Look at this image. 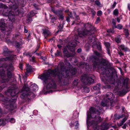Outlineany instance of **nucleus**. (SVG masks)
<instances>
[{
    "label": "nucleus",
    "mask_w": 130,
    "mask_h": 130,
    "mask_svg": "<svg viewBox=\"0 0 130 130\" xmlns=\"http://www.w3.org/2000/svg\"><path fill=\"white\" fill-rule=\"evenodd\" d=\"M66 64L68 66L67 69H66L64 66L63 62H60L58 65V67L60 69L61 73H59V74L58 75L57 82L61 85H66L68 84V77L70 74L72 75H74L76 72V69L73 68L70 63L67 62Z\"/></svg>",
    "instance_id": "nucleus-1"
},
{
    "label": "nucleus",
    "mask_w": 130,
    "mask_h": 130,
    "mask_svg": "<svg viewBox=\"0 0 130 130\" xmlns=\"http://www.w3.org/2000/svg\"><path fill=\"white\" fill-rule=\"evenodd\" d=\"M13 70V67L11 65L8 66L7 64H3L0 67V76L2 79V83L7 82L12 77L11 71Z\"/></svg>",
    "instance_id": "nucleus-2"
},
{
    "label": "nucleus",
    "mask_w": 130,
    "mask_h": 130,
    "mask_svg": "<svg viewBox=\"0 0 130 130\" xmlns=\"http://www.w3.org/2000/svg\"><path fill=\"white\" fill-rule=\"evenodd\" d=\"M95 29L94 27L89 23L84 24V28L82 29L80 35L84 36L90 35L89 38L90 42L95 41V36L94 34Z\"/></svg>",
    "instance_id": "nucleus-3"
},
{
    "label": "nucleus",
    "mask_w": 130,
    "mask_h": 130,
    "mask_svg": "<svg viewBox=\"0 0 130 130\" xmlns=\"http://www.w3.org/2000/svg\"><path fill=\"white\" fill-rule=\"evenodd\" d=\"M59 74V73L56 69L53 70H49L47 73L44 74L40 76H39V77L40 79L43 80L44 82L46 84L48 82V80L51 79V76L54 77L56 75L58 76V74Z\"/></svg>",
    "instance_id": "nucleus-4"
},
{
    "label": "nucleus",
    "mask_w": 130,
    "mask_h": 130,
    "mask_svg": "<svg viewBox=\"0 0 130 130\" xmlns=\"http://www.w3.org/2000/svg\"><path fill=\"white\" fill-rule=\"evenodd\" d=\"M94 53L96 56H92L90 57V59L93 62V69L95 70L96 69V67L100 68L101 66V64L100 62L99 59L100 57L101 56V54L96 51H95Z\"/></svg>",
    "instance_id": "nucleus-5"
},
{
    "label": "nucleus",
    "mask_w": 130,
    "mask_h": 130,
    "mask_svg": "<svg viewBox=\"0 0 130 130\" xmlns=\"http://www.w3.org/2000/svg\"><path fill=\"white\" fill-rule=\"evenodd\" d=\"M46 87H44L43 90L44 91H46V89H55L56 88L57 86L54 80L52 78L50 79H49Z\"/></svg>",
    "instance_id": "nucleus-6"
},
{
    "label": "nucleus",
    "mask_w": 130,
    "mask_h": 130,
    "mask_svg": "<svg viewBox=\"0 0 130 130\" xmlns=\"http://www.w3.org/2000/svg\"><path fill=\"white\" fill-rule=\"evenodd\" d=\"M29 89L28 86L25 85L24 86L21 92V94L20 95V97L22 99H25L27 97L28 95L31 94L29 92Z\"/></svg>",
    "instance_id": "nucleus-7"
},
{
    "label": "nucleus",
    "mask_w": 130,
    "mask_h": 130,
    "mask_svg": "<svg viewBox=\"0 0 130 130\" xmlns=\"http://www.w3.org/2000/svg\"><path fill=\"white\" fill-rule=\"evenodd\" d=\"M92 118L94 119V120L90 121V125H95V128L98 129L97 124L102 122V119L101 117L99 116L95 115L92 117Z\"/></svg>",
    "instance_id": "nucleus-8"
},
{
    "label": "nucleus",
    "mask_w": 130,
    "mask_h": 130,
    "mask_svg": "<svg viewBox=\"0 0 130 130\" xmlns=\"http://www.w3.org/2000/svg\"><path fill=\"white\" fill-rule=\"evenodd\" d=\"M80 79L84 84L88 85H89L93 83L94 81V79L92 78L88 77L86 74L82 75L80 78Z\"/></svg>",
    "instance_id": "nucleus-9"
},
{
    "label": "nucleus",
    "mask_w": 130,
    "mask_h": 130,
    "mask_svg": "<svg viewBox=\"0 0 130 130\" xmlns=\"http://www.w3.org/2000/svg\"><path fill=\"white\" fill-rule=\"evenodd\" d=\"M100 62L101 63V66L100 68L96 67V68H97L99 70H101L102 71V72H101V74L103 75L105 73L107 70L106 68L104 66L108 65V62L104 59H102L101 61H100Z\"/></svg>",
    "instance_id": "nucleus-10"
},
{
    "label": "nucleus",
    "mask_w": 130,
    "mask_h": 130,
    "mask_svg": "<svg viewBox=\"0 0 130 130\" xmlns=\"http://www.w3.org/2000/svg\"><path fill=\"white\" fill-rule=\"evenodd\" d=\"M3 15L6 17L7 16L9 19V21H10L12 23L15 21L14 16V13L12 12L9 11L7 12L3 13Z\"/></svg>",
    "instance_id": "nucleus-11"
},
{
    "label": "nucleus",
    "mask_w": 130,
    "mask_h": 130,
    "mask_svg": "<svg viewBox=\"0 0 130 130\" xmlns=\"http://www.w3.org/2000/svg\"><path fill=\"white\" fill-rule=\"evenodd\" d=\"M9 92H10L11 95L12 96H14V98L12 99V100H13V102H14L17 98V94L19 93L18 89L17 88L15 89H9Z\"/></svg>",
    "instance_id": "nucleus-12"
},
{
    "label": "nucleus",
    "mask_w": 130,
    "mask_h": 130,
    "mask_svg": "<svg viewBox=\"0 0 130 130\" xmlns=\"http://www.w3.org/2000/svg\"><path fill=\"white\" fill-rule=\"evenodd\" d=\"M78 36L76 37L75 39V40L72 42H69V44L72 46L74 47H76L77 45V44L79 43V41L78 39L79 37H81L82 36L80 35V33L78 32Z\"/></svg>",
    "instance_id": "nucleus-13"
},
{
    "label": "nucleus",
    "mask_w": 130,
    "mask_h": 130,
    "mask_svg": "<svg viewBox=\"0 0 130 130\" xmlns=\"http://www.w3.org/2000/svg\"><path fill=\"white\" fill-rule=\"evenodd\" d=\"M51 11L56 15H57L59 19L63 20L64 19V16L63 15V13L62 11L60 10H55L53 8H52Z\"/></svg>",
    "instance_id": "nucleus-14"
},
{
    "label": "nucleus",
    "mask_w": 130,
    "mask_h": 130,
    "mask_svg": "<svg viewBox=\"0 0 130 130\" xmlns=\"http://www.w3.org/2000/svg\"><path fill=\"white\" fill-rule=\"evenodd\" d=\"M98 108L99 109V110L96 108L93 107H91L89 109V112L91 113L96 114L98 115H100L101 112V110L102 109L100 107H98Z\"/></svg>",
    "instance_id": "nucleus-15"
},
{
    "label": "nucleus",
    "mask_w": 130,
    "mask_h": 130,
    "mask_svg": "<svg viewBox=\"0 0 130 130\" xmlns=\"http://www.w3.org/2000/svg\"><path fill=\"white\" fill-rule=\"evenodd\" d=\"M2 22L0 23V30L4 31L6 28V23H7V20L4 18L2 19Z\"/></svg>",
    "instance_id": "nucleus-16"
},
{
    "label": "nucleus",
    "mask_w": 130,
    "mask_h": 130,
    "mask_svg": "<svg viewBox=\"0 0 130 130\" xmlns=\"http://www.w3.org/2000/svg\"><path fill=\"white\" fill-rule=\"evenodd\" d=\"M64 55L67 57H70L74 56V52L69 53L67 49L66 48H64L63 50Z\"/></svg>",
    "instance_id": "nucleus-17"
},
{
    "label": "nucleus",
    "mask_w": 130,
    "mask_h": 130,
    "mask_svg": "<svg viewBox=\"0 0 130 130\" xmlns=\"http://www.w3.org/2000/svg\"><path fill=\"white\" fill-rule=\"evenodd\" d=\"M13 27V24L12 23H11L10 25H8L7 27H6L4 31H6L7 33V35H9V34L12 32Z\"/></svg>",
    "instance_id": "nucleus-18"
},
{
    "label": "nucleus",
    "mask_w": 130,
    "mask_h": 130,
    "mask_svg": "<svg viewBox=\"0 0 130 130\" xmlns=\"http://www.w3.org/2000/svg\"><path fill=\"white\" fill-rule=\"evenodd\" d=\"M109 127L108 124L107 123H103L100 126H98V130H105L108 128Z\"/></svg>",
    "instance_id": "nucleus-19"
},
{
    "label": "nucleus",
    "mask_w": 130,
    "mask_h": 130,
    "mask_svg": "<svg viewBox=\"0 0 130 130\" xmlns=\"http://www.w3.org/2000/svg\"><path fill=\"white\" fill-rule=\"evenodd\" d=\"M113 97L114 96L112 93L110 92H108L106 94L105 99H106L107 100V99H108V101H111L112 100L113 98Z\"/></svg>",
    "instance_id": "nucleus-20"
},
{
    "label": "nucleus",
    "mask_w": 130,
    "mask_h": 130,
    "mask_svg": "<svg viewBox=\"0 0 130 130\" xmlns=\"http://www.w3.org/2000/svg\"><path fill=\"white\" fill-rule=\"evenodd\" d=\"M35 15V13L32 11H31L28 14L27 16L28 19L27 20L28 23L32 21L31 18Z\"/></svg>",
    "instance_id": "nucleus-21"
},
{
    "label": "nucleus",
    "mask_w": 130,
    "mask_h": 130,
    "mask_svg": "<svg viewBox=\"0 0 130 130\" xmlns=\"http://www.w3.org/2000/svg\"><path fill=\"white\" fill-rule=\"evenodd\" d=\"M12 100V101L11 100L10 101L12 102L13 103H14V104H10L9 105H8L7 106V107H6V108H9L8 107H9L10 108L8 109V110H13L16 108H17L16 105L14 104L15 102H13V100Z\"/></svg>",
    "instance_id": "nucleus-22"
},
{
    "label": "nucleus",
    "mask_w": 130,
    "mask_h": 130,
    "mask_svg": "<svg viewBox=\"0 0 130 130\" xmlns=\"http://www.w3.org/2000/svg\"><path fill=\"white\" fill-rule=\"evenodd\" d=\"M42 30L43 31L42 34L44 36L45 38L46 39V37L50 35V32L48 30L46 29H42Z\"/></svg>",
    "instance_id": "nucleus-23"
},
{
    "label": "nucleus",
    "mask_w": 130,
    "mask_h": 130,
    "mask_svg": "<svg viewBox=\"0 0 130 130\" xmlns=\"http://www.w3.org/2000/svg\"><path fill=\"white\" fill-rule=\"evenodd\" d=\"M8 122L7 117L0 120V126H4Z\"/></svg>",
    "instance_id": "nucleus-24"
},
{
    "label": "nucleus",
    "mask_w": 130,
    "mask_h": 130,
    "mask_svg": "<svg viewBox=\"0 0 130 130\" xmlns=\"http://www.w3.org/2000/svg\"><path fill=\"white\" fill-rule=\"evenodd\" d=\"M29 89L33 91H36L38 89V87L35 84H32L31 85L30 87V88H29Z\"/></svg>",
    "instance_id": "nucleus-25"
},
{
    "label": "nucleus",
    "mask_w": 130,
    "mask_h": 130,
    "mask_svg": "<svg viewBox=\"0 0 130 130\" xmlns=\"http://www.w3.org/2000/svg\"><path fill=\"white\" fill-rule=\"evenodd\" d=\"M101 104L102 106L103 107L108 106H109V102L107 100L105 101L102 102Z\"/></svg>",
    "instance_id": "nucleus-26"
},
{
    "label": "nucleus",
    "mask_w": 130,
    "mask_h": 130,
    "mask_svg": "<svg viewBox=\"0 0 130 130\" xmlns=\"http://www.w3.org/2000/svg\"><path fill=\"white\" fill-rule=\"evenodd\" d=\"M13 38L14 40H19L21 38V36L20 34H16L13 36Z\"/></svg>",
    "instance_id": "nucleus-27"
},
{
    "label": "nucleus",
    "mask_w": 130,
    "mask_h": 130,
    "mask_svg": "<svg viewBox=\"0 0 130 130\" xmlns=\"http://www.w3.org/2000/svg\"><path fill=\"white\" fill-rule=\"evenodd\" d=\"M3 50L4 52L3 54L5 56H8L9 54V53L10 52L9 51L7 48L6 47L4 48Z\"/></svg>",
    "instance_id": "nucleus-28"
},
{
    "label": "nucleus",
    "mask_w": 130,
    "mask_h": 130,
    "mask_svg": "<svg viewBox=\"0 0 130 130\" xmlns=\"http://www.w3.org/2000/svg\"><path fill=\"white\" fill-rule=\"evenodd\" d=\"M127 120V118L126 117L123 118L122 120L119 123H117L118 126H122L124 123Z\"/></svg>",
    "instance_id": "nucleus-29"
},
{
    "label": "nucleus",
    "mask_w": 130,
    "mask_h": 130,
    "mask_svg": "<svg viewBox=\"0 0 130 130\" xmlns=\"http://www.w3.org/2000/svg\"><path fill=\"white\" fill-rule=\"evenodd\" d=\"M124 116V115H118L117 114H115L114 115V118L115 120H117L122 118Z\"/></svg>",
    "instance_id": "nucleus-30"
},
{
    "label": "nucleus",
    "mask_w": 130,
    "mask_h": 130,
    "mask_svg": "<svg viewBox=\"0 0 130 130\" xmlns=\"http://www.w3.org/2000/svg\"><path fill=\"white\" fill-rule=\"evenodd\" d=\"M67 47L71 51V53L74 52V55L75 54V50L74 48L75 47H74L70 45L68 46H67Z\"/></svg>",
    "instance_id": "nucleus-31"
},
{
    "label": "nucleus",
    "mask_w": 130,
    "mask_h": 130,
    "mask_svg": "<svg viewBox=\"0 0 130 130\" xmlns=\"http://www.w3.org/2000/svg\"><path fill=\"white\" fill-rule=\"evenodd\" d=\"M109 79V82L110 84H114L115 82V80L114 78L112 76H109L108 77Z\"/></svg>",
    "instance_id": "nucleus-32"
},
{
    "label": "nucleus",
    "mask_w": 130,
    "mask_h": 130,
    "mask_svg": "<svg viewBox=\"0 0 130 130\" xmlns=\"http://www.w3.org/2000/svg\"><path fill=\"white\" fill-rule=\"evenodd\" d=\"M91 113L89 112V113L88 112L87 114V123L88 124H89L90 125V122L89 121V120L90 119V118L91 117L92 118V117H93L94 116H91Z\"/></svg>",
    "instance_id": "nucleus-33"
},
{
    "label": "nucleus",
    "mask_w": 130,
    "mask_h": 130,
    "mask_svg": "<svg viewBox=\"0 0 130 130\" xmlns=\"http://www.w3.org/2000/svg\"><path fill=\"white\" fill-rule=\"evenodd\" d=\"M32 71V68L31 67L30 65H28L27 66L26 69V72H25L26 74V73H29L31 72Z\"/></svg>",
    "instance_id": "nucleus-34"
},
{
    "label": "nucleus",
    "mask_w": 130,
    "mask_h": 130,
    "mask_svg": "<svg viewBox=\"0 0 130 130\" xmlns=\"http://www.w3.org/2000/svg\"><path fill=\"white\" fill-rule=\"evenodd\" d=\"M120 49L123 51L125 52L127 51L128 50V48L125 47L124 45H121L120 46Z\"/></svg>",
    "instance_id": "nucleus-35"
},
{
    "label": "nucleus",
    "mask_w": 130,
    "mask_h": 130,
    "mask_svg": "<svg viewBox=\"0 0 130 130\" xmlns=\"http://www.w3.org/2000/svg\"><path fill=\"white\" fill-rule=\"evenodd\" d=\"M100 84L98 83L95 86H94L93 88L94 90H99L100 89Z\"/></svg>",
    "instance_id": "nucleus-36"
},
{
    "label": "nucleus",
    "mask_w": 130,
    "mask_h": 130,
    "mask_svg": "<svg viewBox=\"0 0 130 130\" xmlns=\"http://www.w3.org/2000/svg\"><path fill=\"white\" fill-rule=\"evenodd\" d=\"M121 38L120 36H117L115 38V40L117 43H119L121 42Z\"/></svg>",
    "instance_id": "nucleus-37"
},
{
    "label": "nucleus",
    "mask_w": 130,
    "mask_h": 130,
    "mask_svg": "<svg viewBox=\"0 0 130 130\" xmlns=\"http://www.w3.org/2000/svg\"><path fill=\"white\" fill-rule=\"evenodd\" d=\"M7 118L8 122H10L11 123H14L15 122V120L13 118H10L7 117Z\"/></svg>",
    "instance_id": "nucleus-38"
},
{
    "label": "nucleus",
    "mask_w": 130,
    "mask_h": 130,
    "mask_svg": "<svg viewBox=\"0 0 130 130\" xmlns=\"http://www.w3.org/2000/svg\"><path fill=\"white\" fill-rule=\"evenodd\" d=\"M126 93L124 90H122L119 92V94L120 96H122L124 95Z\"/></svg>",
    "instance_id": "nucleus-39"
},
{
    "label": "nucleus",
    "mask_w": 130,
    "mask_h": 130,
    "mask_svg": "<svg viewBox=\"0 0 130 130\" xmlns=\"http://www.w3.org/2000/svg\"><path fill=\"white\" fill-rule=\"evenodd\" d=\"M78 83V80L77 79H75L73 82V85L74 86H77Z\"/></svg>",
    "instance_id": "nucleus-40"
},
{
    "label": "nucleus",
    "mask_w": 130,
    "mask_h": 130,
    "mask_svg": "<svg viewBox=\"0 0 130 130\" xmlns=\"http://www.w3.org/2000/svg\"><path fill=\"white\" fill-rule=\"evenodd\" d=\"M1 8L5 9V10L6 9L8 8V7L4 4L1 3L0 4V8Z\"/></svg>",
    "instance_id": "nucleus-41"
},
{
    "label": "nucleus",
    "mask_w": 130,
    "mask_h": 130,
    "mask_svg": "<svg viewBox=\"0 0 130 130\" xmlns=\"http://www.w3.org/2000/svg\"><path fill=\"white\" fill-rule=\"evenodd\" d=\"M90 90L89 88L87 87H84L83 89V91L86 93H88L89 92Z\"/></svg>",
    "instance_id": "nucleus-42"
},
{
    "label": "nucleus",
    "mask_w": 130,
    "mask_h": 130,
    "mask_svg": "<svg viewBox=\"0 0 130 130\" xmlns=\"http://www.w3.org/2000/svg\"><path fill=\"white\" fill-rule=\"evenodd\" d=\"M119 14V11L118 9H115L113 11V14L114 15L117 16Z\"/></svg>",
    "instance_id": "nucleus-43"
},
{
    "label": "nucleus",
    "mask_w": 130,
    "mask_h": 130,
    "mask_svg": "<svg viewBox=\"0 0 130 130\" xmlns=\"http://www.w3.org/2000/svg\"><path fill=\"white\" fill-rule=\"evenodd\" d=\"M104 44L106 47V48H110V44L108 42H105L104 43Z\"/></svg>",
    "instance_id": "nucleus-44"
},
{
    "label": "nucleus",
    "mask_w": 130,
    "mask_h": 130,
    "mask_svg": "<svg viewBox=\"0 0 130 130\" xmlns=\"http://www.w3.org/2000/svg\"><path fill=\"white\" fill-rule=\"evenodd\" d=\"M123 26L120 24H118L116 26L115 28H117L119 30L123 28Z\"/></svg>",
    "instance_id": "nucleus-45"
},
{
    "label": "nucleus",
    "mask_w": 130,
    "mask_h": 130,
    "mask_svg": "<svg viewBox=\"0 0 130 130\" xmlns=\"http://www.w3.org/2000/svg\"><path fill=\"white\" fill-rule=\"evenodd\" d=\"M51 22L52 23H54L56 22V20L57 19L56 17H51Z\"/></svg>",
    "instance_id": "nucleus-46"
},
{
    "label": "nucleus",
    "mask_w": 130,
    "mask_h": 130,
    "mask_svg": "<svg viewBox=\"0 0 130 130\" xmlns=\"http://www.w3.org/2000/svg\"><path fill=\"white\" fill-rule=\"evenodd\" d=\"M15 46L16 47L18 48H20V46H21V44H20L18 42H16L15 43Z\"/></svg>",
    "instance_id": "nucleus-47"
},
{
    "label": "nucleus",
    "mask_w": 130,
    "mask_h": 130,
    "mask_svg": "<svg viewBox=\"0 0 130 130\" xmlns=\"http://www.w3.org/2000/svg\"><path fill=\"white\" fill-rule=\"evenodd\" d=\"M10 59L9 57H7L5 58H1L0 59L1 60L3 61H6L7 60H10Z\"/></svg>",
    "instance_id": "nucleus-48"
},
{
    "label": "nucleus",
    "mask_w": 130,
    "mask_h": 130,
    "mask_svg": "<svg viewBox=\"0 0 130 130\" xmlns=\"http://www.w3.org/2000/svg\"><path fill=\"white\" fill-rule=\"evenodd\" d=\"M74 125H75V128L77 129L78 128V126L79 125L78 121H76L75 123H74Z\"/></svg>",
    "instance_id": "nucleus-49"
},
{
    "label": "nucleus",
    "mask_w": 130,
    "mask_h": 130,
    "mask_svg": "<svg viewBox=\"0 0 130 130\" xmlns=\"http://www.w3.org/2000/svg\"><path fill=\"white\" fill-rule=\"evenodd\" d=\"M95 4L97 6H99L101 5L100 3L99 0H96L95 1Z\"/></svg>",
    "instance_id": "nucleus-50"
},
{
    "label": "nucleus",
    "mask_w": 130,
    "mask_h": 130,
    "mask_svg": "<svg viewBox=\"0 0 130 130\" xmlns=\"http://www.w3.org/2000/svg\"><path fill=\"white\" fill-rule=\"evenodd\" d=\"M124 32L125 33V35L127 36H128L129 35L128 30L127 29H124Z\"/></svg>",
    "instance_id": "nucleus-51"
},
{
    "label": "nucleus",
    "mask_w": 130,
    "mask_h": 130,
    "mask_svg": "<svg viewBox=\"0 0 130 130\" xmlns=\"http://www.w3.org/2000/svg\"><path fill=\"white\" fill-rule=\"evenodd\" d=\"M109 105H110L111 107H113L114 106L115 103L113 101L111 102L110 101H109Z\"/></svg>",
    "instance_id": "nucleus-52"
},
{
    "label": "nucleus",
    "mask_w": 130,
    "mask_h": 130,
    "mask_svg": "<svg viewBox=\"0 0 130 130\" xmlns=\"http://www.w3.org/2000/svg\"><path fill=\"white\" fill-rule=\"evenodd\" d=\"M107 31L108 32L111 33H113L114 32V31L113 29H110L107 30Z\"/></svg>",
    "instance_id": "nucleus-53"
},
{
    "label": "nucleus",
    "mask_w": 130,
    "mask_h": 130,
    "mask_svg": "<svg viewBox=\"0 0 130 130\" xmlns=\"http://www.w3.org/2000/svg\"><path fill=\"white\" fill-rule=\"evenodd\" d=\"M111 49V47L106 48L108 54L109 55H110V50Z\"/></svg>",
    "instance_id": "nucleus-54"
},
{
    "label": "nucleus",
    "mask_w": 130,
    "mask_h": 130,
    "mask_svg": "<svg viewBox=\"0 0 130 130\" xmlns=\"http://www.w3.org/2000/svg\"><path fill=\"white\" fill-rule=\"evenodd\" d=\"M60 52L58 50H57V52L55 54V56L57 57L59 56L60 55Z\"/></svg>",
    "instance_id": "nucleus-55"
},
{
    "label": "nucleus",
    "mask_w": 130,
    "mask_h": 130,
    "mask_svg": "<svg viewBox=\"0 0 130 130\" xmlns=\"http://www.w3.org/2000/svg\"><path fill=\"white\" fill-rule=\"evenodd\" d=\"M6 85L5 84H3L0 87V90H2L4 88L6 87Z\"/></svg>",
    "instance_id": "nucleus-56"
},
{
    "label": "nucleus",
    "mask_w": 130,
    "mask_h": 130,
    "mask_svg": "<svg viewBox=\"0 0 130 130\" xmlns=\"http://www.w3.org/2000/svg\"><path fill=\"white\" fill-rule=\"evenodd\" d=\"M112 23L114 26V27L115 28L116 26V23L115 20H114V19H113L112 20Z\"/></svg>",
    "instance_id": "nucleus-57"
},
{
    "label": "nucleus",
    "mask_w": 130,
    "mask_h": 130,
    "mask_svg": "<svg viewBox=\"0 0 130 130\" xmlns=\"http://www.w3.org/2000/svg\"><path fill=\"white\" fill-rule=\"evenodd\" d=\"M100 21V19L99 17H98L97 18L95 23L96 24H98L99 22Z\"/></svg>",
    "instance_id": "nucleus-58"
},
{
    "label": "nucleus",
    "mask_w": 130,
    "mask_h": 130,
    "mask_svg": "<svg viewBox=\"0 0 130 130\" xmlns=\"http://www.w3.org/2000/svg\"><path fill=\"white\" fill-rule=\"evenodd\" d=\"M61 28H60L57 31V32H58L59 31H61L62 30V29L63 28V25H62V26H61V25L60 24L59 25V26H58V27H61Z\"/></svg>",
    "instance_id": "nucleus-59"
},
{
    "label": "nucleus",
    "mask_w": 130,
    "mask_h": 130,
    "mask_svg": "<svg viewBox=\"0 0 130 130\" xmlns=\"http://www.w3.org/2000/svg\"><path fill=\"white\" fill-rule=\"evenodd\" d=\"M6 42L8 43H9L11 42L10 39H8V38H6Z\"/></svg>",
    "instance_id": "nucleus-60"
},
{
    "label": "nucleus",
    "mask_w": 130,
    "mask_h": 130,
    "mask_svg": "<svg viewBox=\"0 0 130 130\" xmlns=\"http://www.w3.org/2000/svg\"><path fill=\"white\" fill-rule=\"evenodd\" d=\"M102 14V12L101 10H99L97 12V15L98 16L101 15Z\"/></svg>",
    "instance_id": "nucleus-61"
},
{
    "label": "nucleus",
    "mask_w": 130,
    "mask_h": 130,
    "mask_svg": "<svg viewBox=\"0 0 130 130\" xmlns=\"http://www.w3.org/2000/svg\"><path fill=\"white\" fill-rule=\"evenodd\" d=\"M30 61L33 62H35V57L34 56L32 57L30 59Z\"/></svg>",
    "instance_id": "nucleus-62"
},
{
    "label": "nucleus",
    "mask_w": 130,
    "mask_h": 130,
    "mask_svg": "<svg viewBox=\"0 0 130 130\" xmlns=\"http://www.w3.org/2000/svg\"><path fill=\"white\" fill-rule=\"evenodd\" d=\"M117 4L116 2L115 1L113 3V5L111 6V8H115V7L116 5Z\"/></svg>",
    "instance_id": "nucleus-63"
},
{
    "label": "nucleus",
    "mask_w": 130,
    "mask_h": 130,
    "mask_svg": "<svg viewBox=\"0 0 130 130\" xmlns=\"http://www.w3.org/2000/svg\"><path fill=\"white\" fill-rule=\"evenodd\" d=\"M68 14L69 16L71 18L73 17V16L72 15V13L71 12H69Z\"/></svg>",
    "instance_id": "nucleus-64"
}]
</instances>
